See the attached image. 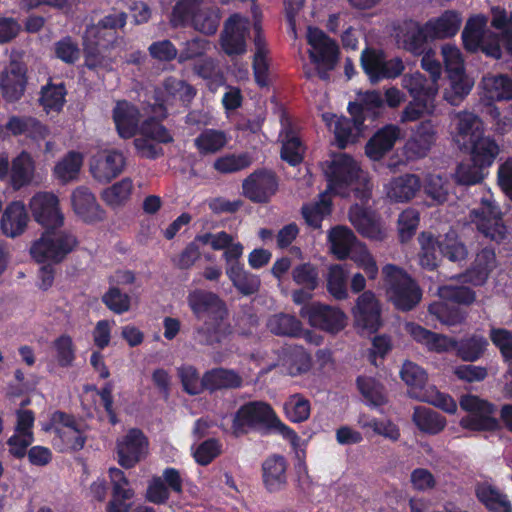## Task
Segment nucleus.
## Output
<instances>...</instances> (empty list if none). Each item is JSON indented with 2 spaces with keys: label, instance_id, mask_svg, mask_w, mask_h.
Returning a JSON list of instances; mask_svg holds the SVG:
<instances>
[{
  "label": "nucleus",
  "instance_id": "obj_1",
  "mask_svg": "<svg viewBox=\"0 0 512 512\" xmlns=\"http://www.w3.org/2000/svg\"><path fill=\"white\" fill-rule=\"evenodd\" d=\"M31 214L45 231L30 247V255L36 262H61L77 246L76 237L69 231L61 230L65 216L56 194L48 191L37 192L29 201Z\"/></svg>",
  "mask_w": 512,
  "mask_h": 512
},
{
  "label": "nucleus",
  "instance_id": "obj_2",
  "mask_svg": "<svg viewBox=\"0 0 512 512\" xmlns=\"http://www.w3.org/2000/svg\"><path fill=\"white\" fill-rule=\"evenodd\" d=\"M328 181L326 191L334 194L347 195L354 191L360 198L368 196L371 184L368 175L360 167V164L352 156L339 153L331 156L323 167Z\"/></svg>",
  "mask_w": 512,
  "mask_h": 512
},
{
  "label": "nucleus",
  "instance_id": "obj_3",
  "mask_svg": "<svg viewBox=\"0 0 512 512\" xmlns=\"http://www.w3.org/2000/svg\"><path fill=\"white\" fill-rule=\"evenodd\" d=\"M126 23L123 12H114L97 25L89 26L84 34L85 63L89 68L104 67L107 65L105 53L114 39L113 30L121 28Z\"/></svg>",
  "mask_w": 512,
  "mask_h": 512
},
{
  "label": "nucleus",
  "instance_id": "obj_4",
  "mask_svg": "<svg viewBox=\"0 0 512 512\" xmlns=\"http://www.w3.org/2000/svg\"><path fill=\"white\" fill-rule=\"evenodd\" d=\"M273 425L290 441L294 448L301 444L299 436L287 425H285L276 415L271 406L265 402H250L241 406L236 412L232 428L234 433L241 434L247 432L250 428L258 424Z\"/></svg>",
  "mask_w": 512,
  "mask_h": 512
},
{
  "label": "nucleus",
  "instance_id": "obj_5",
  "mask_svg": "<svg viewBox=\"0 0 512 512\" xmlns=\"http://www.w3.org/2000/svg\"><path fill=\"white\" fill-rule=\"evenodd\" d=\"M383 288L386 297L402 311L414 308L422 298L417 283L400 267L387 264L382 268Z\"/></svg>",
  "mask_w": 512,
  "mask_h": 512
},
{
  "label": "nucleus",
  "instance_id": "obj_6",
  "mask_svg": "<svg viewBox=\"0 0 512 512\" xmlns=\"http://www.w3.org/2000/svg\"><path fill=\"white\" fill-rule=\"evenodd\" d=\"M187 302L195 317L204 320V325L199 333L210 332L214 335L207 338V342L218 341V333L225 330L223 320L226 316V309L223 302L217 295L202 290H194L189 293Z\"/></svg>",
  "mask_w": 512,
  "mask_h": 512
},
{
  "label": "nucleus",
  "instance_id": "obj_7",
  "mask_svg": "<svg viewBox=\"0 0 512 512\" xmlns=\"http://www.w3.org/2000/svg\"><path fill=\"white\" fill-rule=\"evenodd\" d=\"M219 20V12L214 8L212 0H180L171 18L174 26L190 23L204 34H214L219 26Z\"/></svg>",
  "mask_w": 512,
  "mask_h": 512
},
{
  "label": "nucleus",
  "instance_id": "obj_8",
  "mask_svg": "<svg viewBox=\"0 0 512 512\" xmlns=\"http://www.w3.org/2000/svg\"><path fill=\"white\" fill-rule=\"evenodd\" d=\"M400 376L409 386L411 395L416 399L429 403L449 414L457 412V403L450 395L440 392L434 386L424 387L427 374L417 364L406 361L402 366Z\"/></svg>",
  "mask_w": 512,
  "mask_h": 512
},
{
  "label": "nucleus",
  "instance_id": "obj_9",
  "mask_svg": "<svg viewBox=\"0 0 512 512\" xmlns=\"http://www.w3.org/2000/svg\"><path fill=\"white\" fill-rule=\"evenodd\" d=\"M402 84L413 100L403 110L401 122H413L433 113L434 100L438 90L434 84L427 85L426 79L419 72L405 75Z\"/></svg>",
  "mask_w": 512,
  "mask_h": 512
},
{
  "label": "nucleus",
  "instance_id": "obj_10",
  "mask_svg": "<svg viewBox=\"0 0 512 512\" xmlns=\"http://www.w3.org/2000/svg\"><path fill=\"white\" fill-rule=\"evenodd\" d=\"M419 243L421 246L419 263L429 270L438 265L439 254L453 262L464 260L467 256V249L458 241L454 232L448 233L440 241H435L431 233L423 232L419 236Z\"/></svg>",
  "mask_w": 512,
  "mask_h": 512
},
{
  "label": "nucleus",
  "instance_id": "obj_11",
  "mask_svg": "<svg viewBox=\"0 0 512 512\" xmlns=\"http://www.w3.org/2000/svg\"><path fill=\"white\" fill-rule=\"evenodd\" d=\"M460 407L467 415L460 420L463 429L475 432L494 431L499 428L495 417V405L474 394H464L459 399Z\"/></svg>",
  "mask_w": 512,
  "mask_h": 512
},
{
  "label": "nucleus",
  "instance_id": "obj_12",
  "mask_svg": "<svg viewBox=\"0 0 512 512\" xmlns=\"http://www.w3.org/2000/svg\"><path fill=\"white\" fill-rule=\"evenodd\" d=\"M488 19L484 15L470 17L462 32L464 47L470 52L482 51L485 55L501 57L500 38L487 28Z\"/></svg>",
  "mask_w": 512,
  "mask_h": 512
},
{
  "label": "nucleus",
  "instance_id": "obj_13",
  "mask_svg": "<svg viewBox=\"0 0 512 512\" xmlns=\"http://www.w3.org/2000/svg\"><path fill=\"white\" fill-rule=\"evenodd\" d=\"M439 301L429 306L430 314L434 315L445 325L453 326L465 319V314L459 309L450 308L446 301L469 305L475 301V293L467 287H458L454 284L443 285L438 289Z\"/></svg>",
  "mask_w": 512,
  "mask_h": 512
},
{
  "label": "nucleus",
  "instance_id": "obj_14",
  "mask_svg": "<svg viewBox=\"0 0 512 512\" xmlns=\"http://www.w3.org/2000/svg\"><path fill=\"white\" fill-rule=\"evenodd\" d=\"M307 42L310 46L309 58L320 75L324 78L326 71L334 68L338 60V46L322 30L308 27Z\"/></svg>",
  "mask_w": 512,
  "mask_h": 512
},
{
  "label": "nucleus",
  "instance_id": "obj_15",
  "mask_svg": "<svg viewBox=\"0 0 512 512\" xmlns=\"http://www.w3.org/2000/svg\"><path fill=\"white\" fill-rule=\"evenodd\" d=\"M43 429L54 431L53 444L61 451L80 450L84 446L85 437L83 433L76 426L73 418L62 412H54L51 417V424L44 425Z\"/></svg>",
  "mask_w": 512,
  "mask_h": 512
},
{
  "label": "nucleus",
  "instance_id": "obj_16",
  "mask_svg": "<svg viewBox=\"0 0 512 512\" xmlns=\"http://www.w3.org/2000/svg\"><path fill=\"white\" fill-rule=\"evenodd\" d=\"M361 64L372 82L386 78H396L404 70V64L400 58L387 59L382 50L372 48L362 51Z\"/></svg>",
  "mask_w": 512,
  "mask_h": 512
},
{
  "label": "nucleus",
  "instance_id": "obj_17",
  "mask_svg": "<svg viewBox=\"0 0 512 512\" xmlns=\"http://www.w3.org/2000/svg\"><path fill=\"white\" fill-rule=\"evenodd\" d=\"M471 221L487 238L501 241L506 235V227L501 220V212L494 205L491 196L483 198L481 206L471 211Z\"/></svg>",
  "mask_w": 512,
  "mask_h": 512
},
{
  "label": "nucleus",
  "instance_id": "obj_18",
  "mask_svg": "<svg viewBox=\"0 0 512 512\" xmlns=\"http://www.w3.org/2000/svg\"><path fill=\"white\" fill-rule=\"evenodd\" d=\"M172 140L173 137L164 126L158 122L145 121L134 140V146L141 157L153 159L162 154L159 144Z\"/></svg>",
  "mask_w": 512,
  "mask_h": 512
},
{
  "label": "nucleus",
  "instance_id": "obj_19",
  "mask_svg": "<svg viewBox=\"0 0 512 512\" xmlns=\"http://www.w3.org/2000/svg\"><path fill=\"white\" fill-rule=\"evenodd\" d=\"M116 453L120 466L126 469L132 468L147 456L148 440L141 430L129 429L118 438Z\"/></svg>",
  "mask_w": 512,
  "mask_h": 512
},
{
  "label": "nucleus",
  "instance_id": "obj_20",
  "mask_svg": "<svg viewBox=\"0 0 512 512\" xmlns=\"http://www.w3.org/2000/svg\"><path fill=\"white\" fill-rule=\"evenodd\" d=\"M89 167L95 180L107 183L123 171L125 157L121 151L113 148L99 149L91 156Z\"/></svg>",
  "mask_w": 512,
  "mask_h": 512
},
{
  "label": "nucleus",
  "instance_id": "obj_21",
  "mask_svg": "<svg viewBox=\"0 0 512 512\" xmlns=\"http://www.w3.org/2000/svg\"><path fill=\"white\" fill-rule=\"evenodd\" d=\"M300 314L309 323L330 333H337L345 328L347 316L336 307L313 303L302 307Z\"/></svg>",
  "mask_w": 512,
  "mask_h": 512
},
{
  "label": "nucleus",
  "instance_id": "obj_22",
  "mask_svg": "<svg viewBox=\"0 0 512 512\" xmlns=\"http://www.w3.org/2000/svg\"><path fill=\"white\" fill-rule=\"evenodd\" d=\"M248 29V20L237 14L227 20L220 40L221 48L225 54L234 57L246 52Z\"/></svg>",
  "mask_w": 512,
  "mask_h": 512
},
{
  "label": "nucleus",
  "instance_id": "obj_23",
  "mask_svg": "<svg viewBox=\"0 0 512 512\" xmlns=\"http://www.w3.org/2000/svg\"><path fill=\"white\" fill-rule=\"evenodd\" d=\"M355 325L363 332L372 333L381 325L380 304L371 291L363 292L352 310Z\"/></svg>",
  "mask_w": 512,
  "mask_h": 512
},
{
  "label": "nucleus",
  "instance_id": "obj_24",
  "mask_svg": "<svg viewBox=\"0 0 512 512\" xmlns=\"http://www.w3.org/2000/svg\"><path fill=\"white\" fill-rule=\"evenodd\" d=\"M452 126V139L460 149L470 148V144L483 134L482 121L470 112L456 114Z\"/></svg>",
  "mask_w": 512,
  "mask_h": 512
},
{
  "label": "nucleus",
  "instance_id": "obj_25",
  "mask_svg": "<svg viewBox=\"0 0 512 512\" xmlns=\"http://www.w3.org/2000/svg\"><path fill=\"white\" fill-rule=\"evenodd\" d=\"M194 95V89L182 80L168 79L164 84L163 91L157 95L155 107L153 108L155 117L165 116L166 105H173L177 102L186 105Z\"/></svg>",
  "mask_w": 512,
  "mask_h": 512
},
{
  "label": "nucleus",
  "instance_id": "obj_26",
  "mask_svg": "<svg viewBox=\"0 0 512 512\" xmlns=\"http://www.w3.org/2000/svg\"><path fill=\"white\" fill-rule=\"evenodd\" d=\"M322 118L329 130L334 133L336 143L340 148H345L356 142L363 133L362 119L355 118L354 121H350L331 113H324Z\"/></svg>",
  "mask_w": 512,
  "mask_h": 512
},
{
  "label": "nucleus",
  "instance_id": "obj_27",
  "mask_svg": "<svg viewBox=\"0 0 512 512\" xmlns=\"http://www.w3.org/2000/svg\"><path fill=\"white\" fill-rule=\"evenodd\" d=\"M349 220L357 231L366 238L382 240L386 236V229L379 217L374 212L359 205L351 207Z\"/></svg>",
  "mask_w": 512,
  "mask_h": 512
},
{
  "label": "nucleus",
  "instance_id": "obj_28",
  "mask_svg": "<svg viewBox=\"0 0 512 512\" xmlns=\"http://www.w3.org/2000/svg\"><path fill=\"white\" fill-rule=\"evenodd\" d=\"M112 118L118 135L123 139L132 138L140 130V112L127 101H118L112 110Z\"/></svg>",
  "mask_w": 512,
  "mask_h": 512
},
{
  "label": "nucleus",
  "instance_id": "obj_29",
  "mask_svg": "<svg viewBox=\"0 0 512 512\" xmlns=\"http://www.w3.org/2000/svg\"><path fill=\"white\" fill-rule=\"evenodd\" d=\"M276 188V179L269 171L254 172L243 182L245 196L254 202L268 200L275 193Z\"/></svg>",
  "mask_w": 512,
  "mask_h": 512
},
{
  "label": "nucleus",
  "instance_id": "obj_30",
  "mask_svg": "<svg viewBox=\"0 0 512 512\" xmlns=\"http://www.w3.org/2000/svg\"><path fill=\"white\" fill-rule=\"evenodd\" d=\"M396 39L403 49L414 55H420L424 52V44L430 36L425 31V24L421 26L418 22L409 20L398 27Z\"/></svg>",
  "mask_w": 512,
  "mask_h": 512
},
{
  "label": "nucleus",
  "instance_id": "obj_31",
  "mask_svg": "<svg viewBox=\"0 0 512 512\" xmlns=\"http://www.w3.org/2000/svg\"><path fill=\"white\" fill-rule=\"evenodd\" d=\"M26 85V69L23 64L13 61L3 71L0 88L3 97L8 101L18 100L24 93Z\"/></svg>",
  "mask_w": 512,
  "mask_h": 512
},
{
  "label": "nucleus",
  "instance_id": "obj_32",
  "mask_svg": "<svg viewBox=\"0 0 512 512\" xmlns=\"http://www.w3.org/2000/svg\"><path fill=\"white\" fill-rule=\"evenodd\" d=\"M462 24V16L454 10H447L425 23V31L430 40L446 39L455 36Z\"/></svg>",
  "mask_w": 512,
  "mask_h": 512
},
{
  "label": "nucleus",
  "instance_id": "obj_33",
  "mask_svg": "<svg viewBox=\"0 0 512 512\" xmlns=\"http://www.w3.org/2000/svg\"><path fill=\"white\" fill-rule=\"evenodd\" d=\"M70 201L72 210L82 220L93 222L103 218V211L88 188L77 187L73 190Z\"/></svg>",
  "mask_w": 512,
  "mask_h": 512
},
{
  "label": "nucleus",
  "instance_id": "obj_34",
  "mask_svg": "<svg viewBox=\"0 0 512 512\" xmlns=\"http://www.w3.org/2000/svg\"><path fill=\"white\" fill-rule=\"evenodd\" d=\"M109 477L113 486V497L107 504L106 512H128L130 507L125 501L134 496V491L128 487L127 478L123 471L115 467L109 469Z\"/></svg>",
  "mask_w": 512,
  "mask_h": 512
},
{
  "label": "nucleus",
  "instance_id": "obj_35",
  "mask_svg": "<svg viewBox=\"0 0 512 512\" xmlns=\"http://www.w3.org/2000/svg\"><path fill=\"white\" fill-rule=\"evenodd\" d=\"M482 99L488 102L512 99V79L506 75L488 74L480 83Z\"/></svg>",
  "mask_w": 512,
  "mask_h": 512
},
{
  "label": "nucleus",
  "instance_id": "obj_36",
  "mask_svg": "<svg viewBox=\"0 0 512 512\" xmlns=\"http://www.w3.org/2000/svg\"><path fill=\"white\" fill-rule=\"evenodd\" d=\"M421 188L418 176L406 174L392 179L385 186L386 196L393 202L404 203L413 199Z\"/></svg>",
  "mask_w": 512,
  "mask_h": 512
},
{
  "label": "nucleus",
  "instance_id": "obj_37",
  "mask_svg": "<svg viewBox=\"0 0 512 512\" xmlns=\"http://www.w3.org/2000/svg\"><path fill=\"white\" fill-rule=\"evenodd\" d=\"M436 139V132L431 121L422 122L405 145L410 158L423 157L430 150Z\"/></svg>",
  "mask_w": 512,
  "mask_h": 512
},
{
  "label": "nucleus",
  "instance_id": "obj_38",
  "mask_svg": "<svg viewBox=\"0 0 512 512\" xmlns=\"http://www.w3.org/2000/svg\"><path fill=\"white\" fill-rule=\"evenodd\" d=\"M28 221L29 217L24 204L17 201L12 202L4 210L1 229L8 237H17L25 231Z\"/></svg>",
  "mask_w": 512,
  "mask_h": 512
},
{
  "label": "nucleus",
  "instance_id": "obj_39",
  "mask_svg": "<svg viewBox=\"0 0 512 512\" xmlns=\"http://www.w3.org/2000/svg\"><path fill=\"white\" fill-rule=\"evenodd\" d=\"M400 129L395 125H387L379 130L367 143L366 155L372 160L381 159L392 149L399 138Z\"/></svg>",
  "mask_w": 512,
  "mask_h": 512
},
{
  "label": "nucleus",
  "instance_id": "obj_40",
  "mask_svg": "<svg viewBox=\"0 0 512 512\" xmlns=\"http://www.w3.org/2000/svg\"><path fill=\"white\" fill-rule=\"evenodd\" d=\"M282 140L281 157L291 165H297L303 159L304 147L295 132L290 128V120L286 115L281 116Z\"/></svg>",
  "mask_w": 512,
  "mask_h": 512
},
{
  "label": "nucleus",
  "instance_id": "obj_41",
  "mask_svg": "<svg viewBox=\"0 0 512 512\" xmlns=\"http://www.w3.org/2000/svg\"><path fill=\"white\" fill-rule=\"evenodd\" d=\"M327 239L331 253L339 260L348 258L354 246L359 243L354 233L345 226L329 230Z\"/></svg>",
  "mask_w": 512,
  "mask_h": 512
},
{
  "label": "nucleus",
  "instance_id": "obj_42",
  "mask_svg": "<svg viewBox=\"0 0 512 512\" xmlns=\"http://www.w3.org/2000/svg\"><path fill=\"white\" fill-rule=\"evenodd\" d=\"M286 462L281 456H272L262 465L263 482L270 492H276L286 485Z\"/></svg>",
  "mask_w": 512,
  "mask_h": 512
},
{
  "label": "nucleus",
  "instance_id": "obj_43",
  "mask_svg": "<svg viewBox=\"0 0 512 512\" xmlns=\"http://www.w3.org/2000/svg\"><path fill=\"white\" fill-rule=\"evenodd\" d=\"M35 176V161L33 157L22 151L13 158L10 169V180L14 188H21L32 182Z\"/></svg>",
  "mask_w": 512,
  "mask_h": 512
},
{
  "label": "nucleus",
  "instance_id": "obj_44",
  "mask_svg": "<svg viewBox=\"0 0 512 512\" xmlns=\"http://www.w3.org/2000/svg\"><path fill=\"white\" fill-rule=\"evenodd\" d=\"M496 267L495 252L491 249H484L477 254L472 268L468 274L462 276L465 282L474 285L483 284L491 271Z\"/></svg>",
  "mask_w": 512,
  "mask_h": 512
},
{
  "label": "nucleus",
  "instance_id": "obj_45",
  "mask_svg": "<svg viewBox=\"0 0 512 512\" xmlns=\"http://www.w3.org/2000/svg\"><path fill=\"white\" fill-rule=\"evenodd\" d=\"M204 384L209 391L238 388L242 378L233 370L217 368L204 374Z\"/></svg>",
  "mask_w": 512,
  "mask_h": 512
},
{
  "label": "nucleus",
  "instance_id": "obj_46",
  "mask_svg": "<svg viewBox=\"0 0 512 512\" xmlns=\"http://www.w3.org/2000/svg\"><path fill=\"white\" fill-rule=\"evenodd\" d=\"M254 45H255V55L253 61V69L256 82L260 86H266L268 84V60H267V50L265 47V41L260 33V25L256 20L254 23Z\"/></svg>",
  "mask_w": 512,
  "mask_h": 512
},
{
  "label": "nucleus",
  "instance_id": "obj_47",
  "mask_svg": "<svg viewBox=\"0 0 512 512\" xmlns=\"http://www.w3.org/2000/svg\"><path fill=\"white\" fill-rule=\"evenodd\" d=\"M412 420L420 431L432 435L438 434L446 426L444 417L426 407H416Z\"/></svg>",
  "mask_w": 512,
  "mask_h": 512
},
{
  "label": "nucleus",
  "instance_id": "obj_48",
  "mask_svg": "<svg viewBox=\"0 0 512 512\" xmlns=\"http://www.w3.org/2000/svg\"><path fill=\"white\" fill-rule=\"evenodd\" d=\"M82 164V154L74 151L69 152L55 164L53 175L59 182L68 183L77 178Z\"/></svg>",
  "mask_w": 512,
  "mask_h": 512
},
{
  "label": "nucleus",
  "instance_id": "obj_49",
  "mask_svg": "<svg viewBox=\"0 0 512 512\" xmlns=\"http://www.w3.org/2000/svg\"><path fill=\"white\" fill-rule=\"evenodd\" d=\"M225 132L216 129H206L195 139L194 145L201 155L214 154L222 150L228 144Z\"/></svg>",
  "mask_w": 512,
  "mask_h": 512
},
{
  "label": "nucleus",
  "instance_id": "obj_50",
  "mask_svg": "<svg viewBox=\"0 0 512 512\" xmlns=\"http://www.w3.org/2000/svg\"><path fill=\"white\" fill-rule=\"evenodd\" d=\"M476 495L488 509L494 512H511L512 506L507 496L500 493L490 484H480L476 488Z\"/></svg>",
  "mask_w": 512,
  "mask_h": 512
},
{
  "label": "nucleus",
  "instance_id": "obj_51",
  "mask_svg": "<svg viewBox=\"0 0 512 512\" xmlns=\"http://www.w3.org/2000/svg\"><path fill=\"white\" fill-rule=\"evenodd\" d=\"M449 86L445 89V99L453 105H457L474 86V80L465 71L449 74Z\"/></svg>",
  "mask_w": 512,
  "mask_h": 512
},
{
  "label": "nucleus",
  "instance_id": "obj_52",
  "mask_svg": "<svg viewBox=\"0 0 512 512\" xmlns=\"http://www.w3.org/2000/svg\"><path fill=\"white\" fill-rule=\"evenodd\" d=\"M331 213V197L328 191L320 194L319 200L313 204L305 205L302 214L306 223L319 228L322 220Z\"/></svg>",
  "mask_w": 512,
  "mask_h": 512
},
{
  "label": "nucleus",
  "instance_id": "obj_53",
  "mask_svg": "<svg viewBox=\"0 0 512 512\" xmlns=\"http://www.w3.org/2000/svg\"><path fill=\"white\" fill-rule=\"evenodd\" d=\"M281 365L289 375L296 376L310 369L311 358L303 348L295 347L285 352Z\"/></svg>",
  "mask_w": 512,
  "mask_h": 512
},
{
  "label": "nucleus",
  "instance_id": "obj_54",
  "mask_svg": "<svg viewBox=\"0 0 512 512\" xmlns=\"http://www.w3.org/2000/svg\"><path fill=\"white\" fill-rule=\"evenodd\" d=\"M472 148V159L480 166L489 167L499 154V146L489 137L479 136L475 142L470 144Z\"/></svg>",
  "mask_w": 512,
  "mask_h": 512
},
{
  "label": "nucleus",
  "instance_id": "obj_55",
  "mask_svg": "<svg viewBox=\"0 0 512 512\" xmlns=\"http://www.w3.org/2000/svg\"><path fill=\"white\" fill-rule=\"evenodd\" d=\"M66 90L62 84L48 83L41 90L40 104L47 114L59 113L65 103Z\"/></svg>",
  "mask_w": 512,
  "mask_h": 512
},
{
  "label": "nucleus",
  "instance_id": "obj_56",
  "mask_svg": "<svg viewBox=\"0 0 512 512\" xmlns=\"http://www.w3.org/2000/svg\"><path fill=\"white\" fill-rule=\"evenodd\" d=\"M488 341L480 335L464 338L456 346L457 355L466 362L477 361L486 351Z\"/></svg>",
  "mask_w": 512,
  "mask_h": 512
},
{
  "label": "nucleus",
  "instance_id": "obj_57",
  "mask_svg": "<svg viewBox=\"0 0 512 512\" xmlns=\"http://www.w3.org/2000/svg\"><path fill=\"white\" fill-rule=\"evenodd\" d=\"M349 271L342 265H332L327 273V290L336 299L348 297L347 278Z\"/></svg>",
  "mask_w": 512,
  "mask_h": 512
},
{
  "label": "nucleus",
  "instance_id": "obj_58",
  "mask_svg": "<svg viewBox=\"0 0 512 512\" xmlns=\"http://www.w3.org/2000/svg\"><path fill=\"white\" fill-rule=\"evenodd\" d=\"M357 423L362 429H370L375 435L383 436L391 441L395 442L400 438L399 428L390 420H379L367 415H361Z\"/></svg>",
  "mask_w": 512,
  "mask_h": 512
},
{
  "label": "nucleus",
  "instance_id": "obj_59",
  "mask_svg": "<svg viewBox=\"0 0 512 512\" xmlns=\"http://www.w3.org/2000/svg\"><path fill=\"white\" fill-rule=\"evenodd\" d=\"M283 410L290 421L301 423L310 417L311 404L303 395L293 394L285 401Z\"/></svg>",
  "mask_w": 512,
  "mask_h": 512
},
{
  "label": "nucleus",
  "instance_id": "obj_60",
  "mask_svg": "<svg viewBox=\"0 0 512 512\" xmlns=\"http://www.w3.org/2000/svg\"><path fill=\"white\" fill-rule=\"evenodd\" d=\"M267 327L276 335L298 337L302 333L301 323L294 316L286 314L270 317Z\"/></svg>",
  "mask_w": 512,
  "mask_h": 512
},
{
  "label": "nucleus",
  "instance_id": "obj_61",
  "mask_svg": "<svg viewBox=\"0 0 512 512\" xmlns=\"http://www.w3.org/2000/svg\"><path fill=\"white\" fill-rule=\"evenodd\" d=\"M196 242L201 245L209 246L215 251L223 250L227 253L234 245H242L235 240V237L225 231H218L215 233L206 232L196 236Z\"/></svg>",
  "mask_w": 512,
  "mask_h": 512
},
{
  "label": "nucleus",
  "instance_id": "obj_62",
  "mask_svg": "<svg viewBox=\"0 0 512 512\" xmlns=\"http://www.w3.org/2000/svg\"><path fill=\"white\" fill-rule=\"evenodd\" d=\"M132 190V180L123 178L114 185L106 188L102 193V197L108 205L116 207L122 205L130 198Z\"/></svg>",
  "mask_w": 512,
  "mask_h": 512
},
{
  "label": "nucleus",
  "instance_id": "obj_63",
  "mask_svg": "<svg viewBox=\"0 0 512 512\" xmlns=\"http://www.w3.org/2000/svg\"><path fill=\"white\" fill-rule=\"evenodd\" d=\"M349 257L367 274L370 279H375L377 277L378 266L376 260L365 244L361 242L356 244Z\"/></svg>",
  "mask_w": 512,
  "mask_h": 512
},
{
  "label": "nucleus",
  "instance_id": "obj_64",
  "mask_svg": "<svg viewBox=\"0 0 512 512\" xmlns=\"http://www.w3.org/2000/svg\"><path fill=\"white\" fill-rule=\"evenodd\" d=\"M358 390L371 405H381L386 401L383 387L372 377L360 376L357 379Z\"/></svg>",
  "mask_w": 512,
  "mask_h": 512
}]
</instances>
